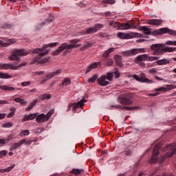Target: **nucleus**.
<instances>
[{
    "mask_svg": "<svg viewBox=\"0 0 176 176\" xmlns=\"http://www.w3.org/2000/svg\"><path fill=\"white\" fill-rule=\"evenodd\" d=\"M160 144H157L153 149L151 158L149 160V163L153 164L154 163H163L167 157H171L173 155L176 153V143H173L168 145L164 148V151H167L166 153L164 155H162L160 158L157 157V155L160 153Z\"/></svg>",
    "mask_w": 176,
    "mask_h": 176,
    "instance_id": "1",
    "label": "nucleus"
},
{
    "mask_svg": "<svg viewBox=\"0 0 176 176\" xmlns=\"http://www.w3.org/2000/svg\"><path fill=\"white\" fill-rule=\"evenodd\" d=\"M139 31H143L144 35H153V36L163 35V34H168L169 35L176 36V30H173L168 28H162L152 32L151 29L146 26H140Z\"/></svg>",
    "mask_w": 176,
    "mask_h": 176,
    "instance_id": "2",
    "label": "nucleus"
},
{
    "mask_svg": "<svg viewBox=\"0 0 176 176\" xmlns=\"http://www.w3.org/2000/svg\"><path fill=\"white\" fill-rule=\"evenodd\" d=\"M17 64H19V63L4 64L0 63V68H1V69H12L13 71H17L19 68L25 67V65H27L25 63H21L19 65H17ZM0 78L1 79H9L12 78V76L8 75V74L0 72Z\"/></svg>",
    "mask_w": 176,
    "mask_h": 176,
    "instance_id": "3",
    "label": "nucleus"
},
{
    "mask_svg": "<svg viewBox=\"0 0 176 176\" xmlns=\"http://www.w3.org/2000/svg\"><path fill=\"white\" fill-rule=\"evenodd\" d=\"M31 53V50H25L23 49L16 50L12 52V54L9 57L10 61L16 60L18 62L21 61V58L24 56H28Z\"/></svg>",
    "mask_w": 176,
    "mask_h": 176,
    "instance_id": "4",
    "label": "nucleus"
},
{
    "mask_svg": "<svg viewBox=\"0 0 176 176\" xmlns=\"http://www.w3.org/2000/svg\"><path fill=\"white\" fill-rule=\"evenodd\" d=\"M58 43H51L50 44H44L42 48H36L32 50L33 54H36L39 55V57H43L46 54H49L50 50H46L47 47H53L54 46H57ZM46 50V51H45Z\"/></svg>",
    "mask_w": 176,
    "mask_h": 176,
    "instance_id": "5",
    "label": "nucleus"
},
{
    "mask_svg": "<svg viewBox=\"0 0 176 176\" xmlns=\"http://www.w3.org/2000/svg\"><path fill=\"white\" fill-rule=\"evenodd\" d=\"M107 80H113V73L109 72L107 76H102L100 78H98V82L100 86H108L109 85V82Z\"/></svg>",
    "mask_w": 176,
    "mask_h": 176,
    "instance_id": "6",
    "label": "nucleus"
},
{
    "mask_svg": "<svg viewBox=\"0 0 176 176\" xmlns=\"http://www.w3.org/2000/svg\"><path fill=\"white\" fill-rule=\"evenodd\" d=\"M151 50H153V56H162L164 54V45L154 44L151 45Z\"/></svg>",
    "mask_w": 176,
    "mask_h": 176,
    "instance_id": "7",
    "label": "nucleus"
},
{
    "mask_svg": "<svg viewBox=\"0 0 176 176\" xmlns=\"http://www.w3.org/2000/svg\"><path fill=\"white\" fill-rule=\"evenodd\" d=\"M139 53H145V50L144 48H133L131 50L124 51L122 54L125 57H133V56L139 54Z\"/></svg>",
    "mask_w": 176,
    "mask_h": 176,
    "instance_id": "8",
    "label": "nucleus"
},
{
    "mask_svg": "<svg viewBox=\"0 0 176 176\" xmlns=\"http://www.w3.org/2000/svg\"><path fill=\"white\" fill-rule=\"evenodd\" d=\"M118 101L122 105H131L133 104V100L129 98V94L120 95L118 98Z\"/></svg>",
    "mask_w": 176,
    "mask_h": 176,
    "instance_id": "9",
    "label": "nucleus"
},
{
    "mask_svg": "<svg viewBox=\"0 0 176 176\" xmlns=\"http://www.w3.org/2000/svg\"><path fill=\"white\" fill-rule=\"evenodd\" d=\"M133 78H134L135 80H138V82H141L142 83H148V84L154 83L153 80H149L148 78H145V74L144 73H142L140 74V76H138V75L135 74L133 76Z\"/></svg>",
    "mask_w": 176,
    "mask_h": 176,
    "instance_id": "10",
    "label": "nucleus"
},
{
    "mask_svg": "<svg viewBox=\"0 0 176 176\" xmlns=\"http://www.w3.org/2000/svg\"><path fill=\"white\" fill-rule=\"evenodd\" d=\"M50 116H52V113L50 112H48L47 115L40 114L36 117V121L37 123H45V122H47V120H49Z\"/></svg>",
    "mask_w": 176,
    "mask_h": 176,
    "instance_id": "11",
    "label": "nucleus"
},
{
    "mask_svg": "<svg viewBox=\"0 0 176 176\" xmlns=\"http://www.w3.org/2000/svg\"><path fill=\"white\" fill-rule=\"evenodd\" d=\"M110 25H111L113 27L116 28V27H118L119 30H130L131 28V25L127 23H122L119 25V23L118 22H111Z\"/></svg>",
    "mask_w": 176,
    "mask_h": 176,
    "instance_id": "12",
    "label": "nucleus"
},
{
    "mask_svg": "<svg viewBox=\"0 0 176 176\" xmlns=\"http://www.w3.org/2000/svg\"><path fill=\"white\" fill-rule=\"evenodd\" d=\"M60 74H61V70L60 69H58L56 72L50 73L45 76V78L43 80L41 81L40 82L41 85H44L45 82H47V80H49V79H52V78H54V76Z\"/></svg>",
    "mask_w": 176,
    "mask_h": 176,
    "instance_id": "13",
    "label": "nucleus"
},
{
    "mask_svg": "<svg viewBox=\"0 0 176 176\" xmlns=\"http://www.w3.org/2000/svg\"><path fill=\"white\" fill-rule=\"evenodd\" d=\"M65 49L68 50V44L67 43H63L56 50L53 52V56H58L61 52H64Z\"/></svg>",
    "mask_w": 176,
    "mask_h": 176,
    "instance_id": "14",
    "label": "nucleus"
},
{
    "mask_svg": "<svg viewBox=\"0 0 176 176\" xmlns=\"http://www.w3.org/2000/svg\"><path fill=\"white\" fill-rule=\"evenodd\" d=\"M65 49L68 50V44L67 43H63L56 50L53 52V56H58L61 52H64Z\"/></svg>",
    "mask_w": 176,
    "mask_h": 176,
    "instance_id": "15",
    "label": "nucleus"
},
{
    "mask_svg": "<svg viewBox=\"0 0 176 176\" xmlns=\"http://www.w3.org/2000/svg\"><path fill=\"white\" fill-rule=\"evenodd\" d=\"M37 116L38 113H33L24 116L22 119V122L23 123H24V122H28V120H34V119H35V118H36Z\"/></svg>",
    "mask_w": 176,
    "mask_h": 176,
    "instance_id": "16",
    "label": "nucleus"
},
{
    "mask_svg": "<svg viewBox=\"0 0 176 176\" xmlns=\"http://www.w3.org/2000/svg\"><path fill=\"white\" fill-rule=\"evenodd\" d=\"M98 66L101 67V62H95L91 64L89 66L87 67L85 74H89L90 71L94 69V68H97Z\"/></svg>",
    "mask_w": 176,
    "mask_h": 176,
    "instance_id": "17",
    "label": "nucleus"
},
{
    "mask_svg": "<svg viewBox=\"0 0 176 176\" xmlns=\"http://www.w3.org/2000/svg\"><path fill=\"white\" fill-rule=\"evenodd\" d=\"M163 23L162 19H148L147 20V24L150 25H160Z\"/></svg>",
    "mask_w": 176,
    "mask_h": 176,
    "instance_id": "18",
    "label": "nucleus"
},
{
    "mask_svg": "<svg viewBox=\"0 0 176 176\" xmlns=\"http://www.w3.org/2000/svg\"><path fill=\"white\" fill-rule=\"evenodd\" d=\"M141 61H148V54L139 55L135 58V63H136Z\"/></svg>",
    "mask_w": 176,
    "mask_h": 176,
    "instance_id": "19",
    "label": "nucleus"
},
{
    "mask_svg": "<svg viewBox=\"0 0 176 176\" xmlns=\"http://www.w3.org/2000/svg\"><path fill=\"white\" fill-rule=\"evenodd\" d=\"M13 140V134H10V135L4 138L3 139H0V145H3L5 144H8L10 141Z\"/></svg>",
    "mask_w": 176,
    "mask_h": 176,
    "instance_id": "20",
    "label": "nucleus"
},
{
    "mask_svg": "<svg viewBox=\"0 0 176 176\" xmlns=\"http://www.w3.org/2000/svg\"><path fill=\"white\" fill-rule=\"evenodd\" d=\"M83 105H85V100L82 99L78 102L72 104L73 111H76L77 108H82Z\"/></svg>",
    "mask_w": 176,
    "mask_h": 176,
    "instance_id": "21",
    "label": "nucleus"
},
{
    "mask_svg": "<svg viewBox=\"0 0 176 176\" xmlns=\"http://www.w3.org/2000/svg\"><path fill=\"white\" fill-rule=\"evenodd\" d=\"M166 87H160L159 88H156L155 91H167V90H173V85H166Z\"/></svg>",
    "mask_w": 176,
    "mask_h": 176,
    "instance_id": "22",
    "label": "nucleus"
},
{
    "mask_svg": "<svg viewBox=\"0 0 176 176\" xmlns=\"http://www.w3.org/2000/svg\"><path fill=\"white\" fill-rule=\"evenodd\" d=\"M97 32V30L94 29V27H89L85 30V32H82L83 35H90V34H96Z\"/></svg>",
    "mask_w": 176,
    "mask_h": 176,
    "instance_id": "23",
    "label": "nucleus"
},
{
    "mask_svg": "<svg viewBox=\"0 0 176 176\" xmlns=\"http://www.w3.org/2000/svg\"><path fill=\"white\" fill-rule=\"evenodd\" d=\"M170 61L171 59L163 58L156 61L157 65H167V64H170Z\"/></svg>",
    "mask_w": 176,
    "mask_h": 176,
    "instance_id": "24",
    "label": "nucleus"
},
{
    "mask_svg": "<svg viewBox=\"0 0 176 176\" xmlns=\"http://www.w3.org/2000/svg\"><path fill=\"white\" fill-rule=\"evenodd\" d=\"M81 44H76V45H67V50L64 52L65 53H71L72 52V49H76V47H80Z\"/></svg>",
    "mask_w": 176,
    "mask_h": 176,
    "instance_id": "25",
    "label": "nucleus"
},
{
    "mask_svg": "<svg viewBox=\"0 0 176 176\" xmlns=\"http://www.w3.org/2000/svg\"><path fill=\"white\" fill-rule=\"evenodd\" d=\"M16 41L13 39H10L8 43H3L2 41L0 40V45L3 46V47H8V46H10V45L14 43Z\"/></svg>",
    "mask_w": 176,
    "mask_h": 176,
    "instance_id": "26",
    "label": "nucleus"
},
{
    "mask_svg": "<svg viewBox=\"0 0 176 176\" xmlns=\"http://www.w3.org/2000/svg\"><path fill=\"white\" fill-rule=\"evenodd\" d=\"M50 98H52V95L47 94H45L38 96V100L40 101H43L44 100H50Z\"/></svg>",
    "mask_w": 176,
    "mask_h": 176,
    "instance_id": "27",
    "label": "nucleus"
},
{
    "mask_svg": "<svg viewBox=\"0 0 176 176\" xmlns=\"http://www.w3.org/2000/svg\"><path fill=\"white\" fill-rule=\"evenodd\" d=\"M14 167H16L15 164L7 167L5 169H1L0 173H9V171H12L14 168Z\"/></svg>",
    "mask_w": 176,
    "mask_h": 176,
    "instance_id": "28",
    "label": "nucleus"
},
{
    "mask_svg": "<svg viewBox=\"0 0 176 176\" xmlns=\"http://www.w3.org/2000/svg\"><path fill=\"white\" fill-rule=\"evenodd\" d=\"M176 47H164V53H173V52H175Z\"/></svg>",
    "mask_w": 176,
    "mask_h": 176,
    "instance_id": "29",
    "label": "nucleus"
},
{
    "mask_svg": "<svg viewBox=\"0 0 176 176\" xmlns=\"http://www.w3.org/2000/svg\"><path fill=\"white\" fill-rule=\"evenodd\" d=\"M122 153L125 156H131L133 155V149L126 148Z\"/></svg>",
    "mask_w": 176,
    "mask_h": 176,
    "instance_id": "30",
    "label": "nucleus"
},
{
    "mask_svg": "<svg viewBox=\"0 0 176 176\" xmlns=\"http://www.w3.org/2000/svg\"><path fill=\"white\" fill-rule=\"evenodd\" d=\"M117 36L120 39H129V35L126 33L118 32Z\"/></svg>",
    "mask_w": 176,
    "mask_h": 176,
    "instance_id": "31",
    "label": "nucleus"
},
{
    "mask_svg": "<svg viewBox=\"0 0 176 176\" xmlns=\"http://www.w3.org/2000/svg\"><path fill=\"white\" fill-rule=\"evenodd\" d=\"M68 85H71V79L69 78H66L60 84V86H63V87H65V86H68Z\"/></svg>",
    "mask_w": 176,
    "mask_h": 176,
    "instance_id": "32",
    "label": "nucleus"
},
{
    "mask_svg": "<svg viewBox=\"0 0 176 176\" xmlns=\"http://www.w3.org/2000/svg\"><path fill=\"white\" fill-rule=\"evenodd\" d=\"M113 50H115V48L113 47L109 48V50H106L103 54V57L108 58L109 56V54H111V53H112Z\"/></svg>",
    "mask_w": 176,
    "mask_h": 176,
    "instance_id": "33",
    "label": "nucleus"
},
{
    "mask_svg": "<svg viewBox=\"0 0 176 176\" xmlns=\"http://www.w3.org/2000/svg\"><path fill=\"white\" fill-rule=\"evenodd\" d=\"M83 171V169H76L73 168L71 171L72 174H74V175H79Z\"/></svg>",
    "mask_w": 176,
    "mask_h": 176,
    "instance_id": "34",
    "label": "nucleus"
},
{
    "mask_svg": "<svg viewBox=\"0 0 176 176\" xmlns=\"http://www.w3.org/2000/svg\"><path fill=\"white\" fill-rule=\"evenodd\" d=\"M13 100L15 101V102H20L21 105H25V104H27V102H25L24 99L20 98H15Z\"/></svg>",
    "mask_w": 176,
    "mask_h": 176,
    "instance_id": "35",
    "label": "nucleus"
},
{
    "mask_svg": "<svg viewBox=\"0 0 176 176\" xmlns=\"http://www.w3.org/2000/svg\"><path fill=\"white\" fill-rule=\"evenodd\" d=\"M1 90H7L8 91H12L14 90V87L6 86V85H2Z\"/></svg>",
    "mask_w": 176,
    "mask_h": 176,
    "instance_id": "36",
    "label": "nucleus"
},
{
    "mask_svg": "<svg viewBox=\"0 0 176 176\" xmlns=\"http://www.w3.org/2000/svg\"><path fill=\"white\" fill-rule=\"evenodd\" d=\"M102 3H108V5H115L116 1L115 0H102Z\"/></svg>",
    "mask_w": 176,
    "mask_h": 176,
    "instance_id": "37",
    "label": "nucleus"
},
{
    "mask_svg": "<svg viewBox=\"0 0 176 176\" xmlns=\"http://www.w3.org/2000/svg\"><path fill=\"white\" fill-rule=\"evenodd\" d=\"M98 78V76H97V74H94L91 78L88 79L89 83H94V82L97 80Z\"/></svg>",
    "mask_w": 176,
    "mask_h": 176,
    "instance_id": "38",
    "label": "nucleus"
},
{
    "mask_svg": "<svg viewBox=\"0 0 176 176\" xmlns=\"http://www.w3.org/2000/svg\"><path fill=\"white\" fill-rule=\"evenodd\" d=\"M94 28L96 30V32H97V31L101 30V28H104V24L96 23L94 25Z\"/></svg>",
    "mask_w": 176,
    "mask_h": 176,
    "instance_id": "39",
    "label": "nucleus"
},
{
    "mask_svg": "<svg viewBox=\"0 0 176 176\" xmlns=\"http://www.w3.org/2000/svg\"><path fill=\"white\" fill-rule=\"evenodd\" d=\"M20 146V144L19 143H14L12 144L10 147V151H14L15 149H17Z\"/></svg>",
    "mask_w": 176,
    "mask_h": 176,
    "instance_id": "40",
    "label": "nucleus"
},
{
    "mask_svg": "<svg viewBox=\"0 0 176 176\" xmlns=\"http://www.w3.org/2000/svg\"><path fill=\"white\" fill-rule=\"evenodd\" d=\"M8 155V151L3 150L0 151V159H2L3 157H6V155Z\"/></svg>",
    "mask_w": 176,
    "mask_h": 176,
    "instance_id": "41",
    "label": "nucleus"
},
{
    "mask_svg": "<svg viewBox=\"0 0 176 176\" xmlns=\"http://www.w3.org/2000/svg\"><path fill=\"white\" fill-rule=\"evenodd\" d=\"M79 42H80V38L72 39L69 41V43H70L69 45H76V43H79Z\"/></svg>",
    "mask_w": 176,
    "mask_h": 176,
    "instance_id": "42",
    "label": "nucleus"
},
{
    "mask_svg": "<svg viewBox=\"0 0 176 176\" xmlns=\"http://www.w3.org/2000/svg\"><path fill=\"white\" fill-rule=\"evenodd\" d=\"M35 105H36V100L35 102H33L31 105H30L28 107L26 108V111L29 112V111H31V109H32V108H34V107H35Z\"/></svg>",
    "mask_w": 176,
    "mask_h": 176,
    "instance_id": "43",
    "label": "nucleus"
},
{
    "mask_svg": "<svg viewBox=\"0 0 176 176\" xmlns=\"http://www.w3.org/2000/svg\"><path fill=\"white\" fill-rule=\"evenodd\" d=\"M166 45H168V46H176V41H168L166 42Z\"/></svg>",
    "mask_w": 176,
    "mask_h": 176,
    "instance_id": "44",
    "label": "nucleus"
},
{
    "mask_svg": "<svg viewBox=\"0 0 176 176\" xmlns=\"http://www.w3.org/2000/svg\"><path fill=\"white\" fill-rule=\"evenodd\" d=\"M12 126H13V124H12L11 122H6V124H4L3 125V127L9 129V128L12 127Z\"/></svg>",
    "mask_w": 176,
    "mask_h": 176,
    "instance_id": "45",
    "label": "nucleus"
},
{
    "mask_svg": "<svg viewBox=\"0 0 176 176\" xmlns=\"http://www.w3.org/2000/svg\"><path fill=\"white\" fill-rule=\"evenodd\" d=\"M21 86H23V87H25L27 86H30V85H31V82L30 81H25V82H21Z\"/></svg>",
    "mask_w": 176,
    "mask_h": 176,
    "instance_id": "46",
    "label": "nucleus"
},
{
    "mask_svg": "<svg viewBox=\"0 0 176 176\" xmlns=\"http://www.w3.org/2000/svg\"><path fill=\"white\" fill-rule=\"evenodd\" d=\"M115 61H122V56L116 54L115 56Z\"/></svg>",
    "mask_w": 176,
    "mask_h": 176,
    "instance_id": "47",
    "label": "nucleus"
},
{
    "mask_svg": "<svg viewBox=\"0 0 176 176\" xmlns=\"http://www.w3.org/2000/svg\"><path fill=\"white\" fill-rule=\"evenodd\" d=\"M93 46V43H87L84 45V49H89V47H91Z\"/></svg>",
    "mask_w": 176,
    "mask_h": 176,
    "instance_id": "48",
    "label": "nucleus"
},
{
    "mask_svg": "<svg viewBox=\"0 0 176 176\" xmlns=\"http://www.w3.org/2000/svg\"><path fill=\"white\" fill-rule=\"evenodd\" d=\"M12 111L8 116L7 118H13L14 116V109H11Z\"/></svg>",
    "mask_w": 176,
    "mask_h": 176,
    "instance_id": "49",
    "label": "nucleus"
},
{
    "mask_svg": "<svg viewBox=\"0 0 176 176\" xmlns=\"http://www.w3.org/2000/svg\"><path fill=\"white\" fill-rule=\"evenodd\" d=\"M107 65L111 66L112 64H113V60L112 59H107L106 62Z\"/></svg>",
    "mask_w": 176,
    "mask_h": 176,
    "instance_id": "50",
    "label": "nucleus"
},
{
    "mask_svg": "<svg viewBox=\"0 0 176 176\" xmlns=\"http://www.w3.org/2000/svg\"><path fill=\"white\" fill-rule=\"evenodd\" d=\"M118 69V68H115V70L116 72H114V75H115V77L118 79V78H119V76H120V73H119L118 71H117Z\"/></svg>",
    "mask_w": 176,
    "mask_h": 176,
    "instance_id": "51",
    "label": "nucleus"
},
{
    "mask_svg": "<svg viewBox=\"0 0 176 176\" xmlns=\"http://www.w3.org/2000/svg\"><path fill=\"white\" fill-rule=\"evenodd\" d=\"M155 79L157 80H162L163 82H164L165 83L167 82V80L164 79V78H162L157 76H155Z\"/></svg>",
    "mask_w": 176,
    "mask_h": 176,
    "instance_id": "52",
    "label": "nucleus"
},
{
    "mask_svg": "<svg viewBox=\"0 0 176 176\" xmlns=\"http://www.w3.org/2000/svg\"><path fill=\"white\" fill-rule=\"evenodd\" d=\"M21 134H23V135H30V131L24 130L21 132Z\"/></svg>",
    "mask_w": 176,
    "mask_h": 176,
    "instance_id": "53",
    "label": "nucleus"
},
{
    "mask_svg": "<svg viewBox=\"0 0 176 176\" xmlns=\"http://www.w3.org/2000/svg\"><path fill=\"white\" fill-rule=\"evenodd\" d=\"M122 109H125L126 111H131L133 108L127 106H124L122 107Z\"/></svg>",
    "mask_w": 176,
    "mask_h": 176,
    "instance_id": "54",
    "label": "nucleus"
},
{
    "mask_svg": "<svg viewBox=\"0 0 176 176\" xmlns=\"http://www.w3.org/2000/svg\"><path fill=\"white\" fill-rule=\"evenodd\" d=\"M116 63L118 67H123V63H122V60H118Z\"/></svg>",
    "mask_w": 176,
    "mask_h": 176,
    "instance_id": "55",
    "label": "nucleus"
},
{
    "mask_svg": "<svg viewBox=\"0 0 176 176\" xmlns=\"http://www.w3.org/2000/svg\"><path fill=\"white\" fill-rule=\"evenodd\" d=\"M99 36L100 38H107V36H108V35L107 34V33H100Z\"/></svg>",
    "mask_w": 176,
    "mask_h": 176,
    "instance_id": "56",
    "label": "nucleus"
},
{
    "mask_svg": "<svg viewBox=\"0 0 176 176\" xmlns=\"http://www.w3.org/2000/svg\"><path fill=\"white\" fill-rule=\"evenodd\" d=\"M156 72H157V71H156V69H155V68L149 69L150 74H156Z\"/></svg>",
    "mask_w": 176,
    "mask_h": 176,
    "instance_id": "57",
    "label": "nucleus"
},
{
    "mask_svg": "<svg viewBox=\"0 0 176 176\" xmlns=\"http://www.w3.org/2000/svg\"><path fill=\"white\" fill-rule=\"evenodd\" d=\"M159 94H160V92H155V93L149 94V96H151V97H156V96H159Z\"/></svg>",
    "mask_w": 176,
    "mask_h": 176,
    "instance_id": "58",
    "label": "nucleus"
},
{
    "mask_svg": "<svg viewBox=\"0 0 176 176\" xmlns=\"http://www.w3.org/2000/svg\"><path fill=\"white\" fill-rule=\"evenodd\" d=\"M8 102L6 100H0V105H3V104H8Z\"/></svg>",
    "mask_w": 176,
    "mask_h": 176,
    "instance_id": "59",
    "label": "nucleus"
},
{
    "mask_svg": "<svg viewBox=\"0 0 176 176\" xmlns=\"http://www.w3.org/2000/svg\"><path fill=\"white\" fill-rule=\"evenodd\" d=\"M147 61H155L154 56H148Z\"/></svg>",
    "mask_w": 176,
    "mask_h": 176,
    "instance_id": "60",
    "label": "nucleus"
},
{
    "mask_svg": "<svg viewBox=\"0 0 176 176\" xmlns=\"http://www.w3.org/2000/svg\"><path fill=\"white\" fill-rule=\"evenodd\" d=\"M6 117V113H0V120L2 119H5Z\"/></svg>",
    "mask_w": 176,
    "mask_h": 176,
    "instance_id": "61",
    "label": "nucleus"
},
{
    "mask_svg": "<svg viewBox=\"0 0 176 176\" xmlns=\"http://www.w3.org/2000/svg\"><path fill=\"white\" fill-rule=\"evenodd\" d=\"M47 61H49V58H45L41 60V63L42 64H43V63H47Z\"/></svg>",
    "mask_w": 176,
    "mask_h": 176,
    "instance_id": "62",
    "label": "nucleus"
},
{
    "mask_svg": "<svg viewBox=\"0 0 176 176\" xmlns=\"http://www.w3.org/2000/svg\"><path fill=\"white\" fill-rule=\"evenodd\" d=\"M18 144H19V146L23 144H25V139L21 140Z\"/></svg>",
    "mask_w": 176,
    "mask_h": 176,
    "instance_id": "63",
    "label": "nucleus"
},
{
    "mask_svg": "<svg viewBox=\"0 0 176 176\" xmlns=\"http://www.w3.org/2000/svg\"><path fill=\"white\" fill-rule=\"evenodd\" d=\"M38 60H39V58H33L31 64H35V63H37Z\"/></svg>",
    "mask_w": 176,
    "mask_h": 176,
    "instance_id": "64",
    "label": "nucleus"
}]
</instances>
